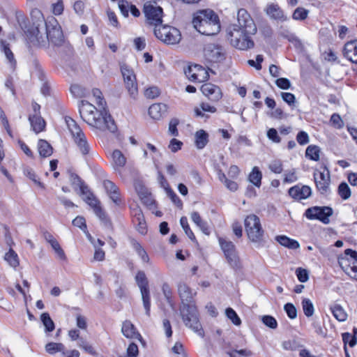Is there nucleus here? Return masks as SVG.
<instances>
[{"mask_svg": "<svg viewBox=\"0 0 357 357\" xmlns=\"http://www.w3.org/2000/svg\"><path fill=\"white\" fill-rule=\"evenodd\" d=\"M205 59L211 63H221L226 59L227 51L222 45L210 43L204 50Z\"/></svg>", "mask_w": 357, "mask_h": 357, "instance_id": "f8f14e48", "label": "nucleus"}, {"mask_svg": "<svg viewBox=\"0 0 357 357\" xmlns=\"http://www.w3.org/2000/svg\"><path fill=\"white\" fill-rule=\"evenodd\" d=\"M135 190L137 192L138 195L139 196L140 199H147V200H144V202L148 204L149 197L148 196L149 192H148L147 189L140 183H135Z\"/></svg>", "mask_w": 357, "mask_h": 357, "instance_id": "c03bdc74", "label": "nucleus"}, {"mask_svg": "<svg viewBox=\"0 0 357 357\" xmlns=\"http://www.w3.org/2000/svg\"><path fill=\"white\" fill-rule=\"evenodd\" d=\"M195 137V145L199 149H204L208 142V135L204 130L197 131Z\"/></svg>", "mask_w": 357, "mask_h": 357, "instance_id": "cd10ccee", "label": "nucleus"}, {"mask_svg": "<svg viewBox=\"0 0 357 357\" xmlns=\"http://www.w3.org/2000/svg\"><path fill=\"white\" fill-rule=\"evenodd\" d=\"M268 167L271 172L275 174H280L283 170L282 162L280 160H275L272 161Z\"/></svg>", "mask_w": 357, "mask_h": 357, "instance_id": "4d7b16f0", "label": "nucleus"}, {"mask_svg": "<svg viewBox=\"0 0 357 357\" xmlns=\"http://www.w3.org/2000/svg\"><path fill=\"white\" fill-rule=\"evenodd\" d=\"M219 243L220 245L221 249L224 252L225 256L236 251L235 245L230 241H227L223 238H219Z\"/></svg>", "mask_w": 357, "mask_h": 357, "instance_id": "72a5a7b5", "label": "nucleus"}, {"mask_svg": "<svg viewBox=\"0 0 357 357\" xmlns=\"http://www.w3.org/2000/svg\"><path fill=\"white\" fill-rule=\"evenodd\" d=\"M31 15L32 27H29V20L22 13H16L17 22L29 43L38 46L45 45L47 40L55 45L61 44L63 32L54 17L50 16L45 20L41 11L37 8L32 10Z\"/></svg>", "mask_w": 357, "mask_h": 357, "instance_id": "f257e3e1", "label": "nucleus"}, {"mask_svg": "<svg viewBox=\"0 0 357 357\" xmlns=\"http://www.w3.org/2000/svg\"><path fill=\"white\" fill-rule=\"evenodd\" d=\"M180 223H181V225L182 228L185 231V234L192 241H195V239H196L195 236V234H193L192 231L190 229V228L189 227L187 218L184 217V216L181 217V218L180 220Z\"/></svg>", "mask_w": 357, "mask_h": 357, "instance_id": "37998d69", "label": "nucleus"}, {"mask_svg": "<svg viewBox=\"0 0 357 357\" xmlns=\"http://www.w3.org/2000/svg\"><path fill=\"white\" fill-rule=\"evenodd\" d=\"M307 10L302 7H298L293 13L292 17L295 20H304L307 18Z\"/></svg>", "mask_w": 357, "mask_h": 357, "instance_id": "de8ad7c7", "label": "nucleus"}, {"mask_svg": "<svg viewBox=\"0 0 357 357\" xmlns=\"http://www.w3.org/2000/svg\"><path fill=\"white\" fill-rule=\"evenodd\" d=\"M296 274L298 278V280L301 282H305L308 280L309 276H308V272L307 270L302 268H298L296 270Z\"/></svg>", "mask_w": 357, "mask_h": 357, "instance_id": "680f3d73", "label": "nucleus"}, {"mask_svg": "<svg viewBox=\"0 0 357 357\" xmlns=\"http://www.w3.org/2000/svg\"><path fill=\"white\" fill-rule=\"evenodd\" d=\"M92 93L94 98L96 99V103L102 109H106L105 105L106 104L103 98L102 97V92L98 89H93Z\"/></svg>", "mask_w": 357, "mask_h": 357, "instance_id": "864d4df0", "label": "nucleus"}, {"mask_svg": "<svg viewBox=\"0 0 357 357\" xmlns=\"http://www.w3.org/2000/svg\"><path fill=\"white\" fill-rule=\"evenodd\" d=\"M216 108L213 106H211L208 103L206 102H202L200 104V108L195 107L194 111L195 113V115L197 116H204V114H203V112H208L211 113H215L216 112Z\"/></svg>", "mask_w": 357, "mask_h": 357, "instance_id": "4c0bfd02", "label": "nucleus"}, {"mask_svg": "<svg viewBox=\"0 0 357 357\" xmlns=\"http://www.w3.org/2000/svg\"><path fill=\"white\" fill-rule=\"evenodd\" d=\"M194 27L202 34L213 36L220 31L218 16L212 10H202L197 12L192 20Z\"/></svg>", "mask_w": 357, "mask_h": 357, "instance_id": "39448f33", "label": "nucleus"}, {"mask_svg": "<svg viewBox=\"0 0 357 357\" xmlns=\"http://www.w3.org/2000/svg\"><path fill=\"white\" fill-rule=\"evenodd\" d=\"M4 259L13 268H16L19 265L18 256L11 248L7 253H6Z\"/></svg>", "mask_w": 357, "mask_h": 357, "instance_id": "e433bc0d", "label": "nucleus"}, {"mask_svg": "<svg viewBox=\"0 0 357 357\" xmlns=\"http://www.w3.org/2000/svg\"><path fill=\"white\" fill-rule=\"evenodd\" d=\"M333 215V209L329 206H312L307 208L304 215L308 220H317L324 224L330 222L329 218Z\"/></svg>", "mask_w": 357, "mask_h": 357, "instance_id": "9b49d317", "label": "nucleus"}, {"mask_svg": "<svg viewBox=\"0 0 357 357\" xmlns=\"http://www.w3.org/2000/svg\"><path fill=\"white\" fill-rule=\"evenodd\" d=\"M160 91L156 86L149 87L144 92V95L146 98L152 99L158 97Z\"/></svg>", "mask_w": 357, "mask_h": 357, "instance_id": "338daca9", "label": "nucleus"}, {"mask_svg": "<svg viewBox=\"0 0 357 357\" xmlns=\"http://www.w3.org/2000/svg\"><path fill=\"white\" fill-rule=\"evenodd\" d=\"M284 183H291L298 180L296 170L294 169L286 172L284 174Z\"/></svg>", "mask_w": 357, "mask_h": 357, "instance_id": "6e6d98bb", "label": "nucleus"}, {"mask_svg": "<svg viewBox=\"0 0 357 357\" xmlns=\"http://www.w3.org/2000/svg\"><path fill=\"white\" fill-rule=\"evenodd\" d=\"M320 149L316 145H310L305 150V156L310 160L318 161L319 160Z\"/></svg>", "mask_w": 357, "mask_h": 357, "instance_id": "f704fd0d", "label": "nucleus"}, {"mask_svg": "<svg viewBox=\"0 0 357 357\" xmlns=\"http://www.w3.org/2000/svg\"><path fill=\"white\" fill-rule=\"evenodd\" d=\"M65 121L73 140L79 152L84 155H88L91 150V146L79 126L69 116L65 118Z\"/></svg>", "mask_w": 357, "mask_h": 357, "instance_id": "423d86ee", "label": "nucleus"}, {"mask_svg": "<svg viewBox=\"0 0 357 357\" xmlns=\"http://www.w3.org/2000/svg\"><path fill=\"white\" fill-rule=\"evenodd\" d=\"M342 341L344 342V346L347 347L348 344L349 347H354L357 343V338L356 336L352 335L349 333H343L342 334Z\"/></svg>", "mask_w": 357, "mask_h": 357, "instance_id": "a18cd8bd", "label": "nucleus"}, {"mask_svg": "<svg viewBox=\"0 0 357 357\" xmlns=\"http://www.w3.org/2000/svg\"><path fill=\"white\" fill-rule=\"evenodd\" d=\"M266 13L271 18L275 20L284 22L288 19L279 5L276 3L268 4L266 8Z\"/></svg>", "mask_w": 357, "mask_h": 357, "instance_id": "412c9836", "label": "nucleus"}, {"mask_svg": "<svg viewBox=\"0 0 357 357\" xmlns=\"http://www.w3.org/2000/svg\"><path fill=\"white\" fill-rule=\"evenodd\" d=\"M78 345L80 348L83 349L88 354L93 356L96 355V352L93 347L91 344L87 343L85 340H84L82 338L79 339Z\"/></svg>", "mask_w": 357, "mask_h": 357, "instance_id": "bf43d9fd", "label": "nucleus"}, {"mask_svg": "<svg viewBox=\"0 0 357 357\" xmlns=\"http://www.w3.org/2000/svg\"><path fill=\"white\" fill-rule=\"evenodd\" d=\"M244 225L248 237L252 242L259 243L263 241L264 230L258 216L254 214L248 215Z\"/></svg>", "mask_w": 357, "mask_h": 357, "instance_id": "0eeeda50", "label": "nucleus"}, {"mask_svg": "<svg viewBox=\"0 0 357 357\" xmlns=\"http://www.w3.org/2000/svg\"><path fill=\"white\" fill-rule=\"evenodd\" d=\"M73 225L80 228L86 233V225L85 219L82 216H77L73 220Z\"/></svg>", "mask_w": 357, "mask_h": 357, "instance_id": "e2e57ef3", "label": "nucleus"}, {"mask_svg": "<svg viewBox=\"0 0 357 357\" xmlns=\"http://www.w3.org/2000/svg\"><path fill=\"white\" fill-rule=\"evenodd\" d=\"M167 106L164 103H155L150 106L149 114L155 120H160L166 116Z\"/></svg>", "mask_w": 357, "mask_h": 357, "instance_id": "4be33fe9", "label": "nucleus"}, {"mask_svg": "<svg viewBox=\"0 0 357 357\" xmlns=\"http://www.w3.org/2000/svg\"><path fill=\"white\" fill-rule=\"evenodd\" d=\"M281 96L282 100L285 102H287L289 106H292L294 105L296 102V98L293 93L288 92H282Z\"/></svg>", "mask_w": 357, "mask_h": 357, "instance_id": "69168bd1", "label": "nucleus"}, {"mask_svg": "<svg viewBox=\"0 0 357 357\" xmlns=\"http://www.w3.org/2000/svg\"><path fill=\"white\" fill-rule=\"evenodd\" d=\"M226 315L229 319L236 326H240L241 324V319L236 314V312L231 307L226 309Z\"/></svg>", "mask_w": 357, "mask_h": 357, "instance_id": "49530a36", "label": "nucleus"}, {"mask_svg": "<svg viewBox=\"0 0 357 357\" xmlns=\"http://www.w3.org/2000/svg\"><path fill=\"white\" fill-rule=\"evenodd\" d=\"M338 195L344 199H348L351 196V190L347 183L342 182L338 186Z\"/></svg>", "mask_w": 357, "mask_h": 357, "instance_id": "79ce46f5", "label": "nucleus"}, {"mask_svg": "<svg viewBox=\"0 0 357 357\" xmlns=\"http://www.w3.org/2000/svg\"><path fill=\"white\" fill-rule=\"evenodd\" d=\"M64 5L62 0H59L56 3L52 4V12L55 15H60L63 13Z\"/></svg>", "mask_w": 357, "mask_h": 357, "instance_id": "774afa93", "label": "nucleus"}, {"mask_svg": "<svg viewBox=\"0 0 357 357\" xmlns=\"http://www.w3.org/2000/svg\"><path fill=\"white\" fill-rule=\"evenodd\" d=\"M301 304L304 314L307 317H312L314 312V308L312 301L309 298H303Z\"/></svg>", "mask_w": 357, "mask_h": 357, "instance_id": "ea45409f", "label": "nucleus"}, {"mask_svg": "<svg viewBox=\"0 0 357 357\" xmlns=\"http://www.w3.org/2000/svg\"><path fill=\"white\" fill-rule=\"evenodd\" d=\"M334 317L339 321H344L347 319V314L343 307L339 304H334L330 307Z\"/></svg>", "mask_w": 357, "mask_h": 357, "instance_id": "473e14b6", "label": "nucleus"}, {"mask_svg": "<svg viewBox=\"0 0 357 357\" xmlns=\"http://www.w3.org/2000/svg\"><path fill=\"white\" fill-rule=\"evenodd\" d=\"M262 322L268 327L275 329L278 326L276 319L270 315H265L262 317Z\"/></svg>", "mask_w": 357, "mask_h": 357, "instance_id": "13d9d810", "label": "nucleus"}, {"mask_svg": "<svg viewBox=\"0 0 357 357\" xmlns=\"http://www.w3.org/2000/svg\"><path fill=\"white\" fill-rule=\"evenodd\" d=\"M65 349L62 343L49 342L45 345V350L50 354L62 352Z\"/></svg>", "mask_w": 357, "mask_h": 357, "instance_id": "a19ab883", "label": "nucleus"}, {"mask_svg": "<svg viewBox=\"0 0 357 357\" xmlns=\"http://www.w3.org/2000/svg\"><path fill=\"white\" fill-rule=\"evenodd\" d=\"M154 34L157 38L169 45L178 43L181 38L179 30L168 25L162 26L160 24L155 27Z\"/></svg>", "mask_w": 357, "mask_h": 357, "instance_id": "6e6552de", "label": "nucleus"}, {"mask_svg": "<svg viewBox=\"0 0 357 357\" xmlns=\"http://www.w3.org/2000/svg\"><path fill=\"white\" fill-rule=\"evenodd\" d=\"M261 177H262V175H261V173L259 171V168L257 167H255L252 169V172L249 175V180L255 186L259 187L261 185Z\"/></svg>", "mask_w": 357, "mask_h": 357, "instance_id": "58836bf2", "label": "nucleus"}, {"mask_svg": "<svg viewBox=\"0 0 357 357\" xmlns=\"http://www.w3.org/2000/svg\"><path fill=\"white\" fill-rule=\"evenodd\" d=\"M51 246L60 259L65 260L66 259L64 251L56 240H52Z\"/></svg>", "mask_w": 357, "mask_h": 357, "instance_id": "3c124183", "label": "nucleus"}, {"mask_svg": "<svg viewBox=\"0 0 357 357\" xmlns=\"http://www.w3.org/2000/svg\"><path fill=\"white\" fill-rule=\"evenodd\" d=\"M342 52L347 60L354 63H357V40L346 43Z\"/></svg>", "mask_w": 357, "mask_h": 357, "instance_id": "aec40b11", "label": "nucleus"}, {"mask_svg": "<svg viewBox=\"0 0 357 357\" xmlns=\"http://www.w3.org/2000/svg\"><path fill=\"white\" fill-rule=\"evenodd\" d=\"M41 321L45 326V331L52 332L55 328V325L47 312L43 313L40 317Z\"/></svg>", "mask_w": 357, "mask_h": 357, "instance_id": "c9c22d12", "label": "nucleus"}, {"mask_svg": "<svg viewBox=\"0 0 357 357\" xmlns=\"http://www.w3.org/2000/svg\"><path fill=\"white\" fill-rule=\"evenodd\" d=\"M1 48L2 51L4 52L7 59L10 63L15 62L14 59V55L12 51L10 50V47H8V44L6 41H1Z\"/></svg>", "mask_w": 357, "mask_h": 357, "instance_id": "8fccbe9b", "label": "nucleus"}, {"mask_svg": "<svg viewBox=\"0 0 357 357\" xmlns=\"http://www.w3.org/2000/svg\"><path fill=\"white\" fill-rule=\"evenodd\" d=\"M256 24L245 9L241 8L237 13V23L230 25L227 29V36L230 44L241 50H247L254 47L251 36L257 33Z\"/></svg>", "mask_w": 357, "mask_h": 357, "instance_id": "f03ea898", "label": "nucleus"}, {"mask_svg": "<svg viewBox=\"0 0 357 357\" xmlns=\"http://www.w3.org/2000/svg\"><path fill=\"white\" fill-rule=\"evenodd\" d=\"M24 174L26 175L29 178H30L31 181L34 182L39 187L43 188L44 185L38 180L37 179V176L36 175L35 172L30 168H26L24 170Z\"/></svg>", "mask_w": 357, "mask_h": 357, "instance_id": "5fc2aeb1", "label": "nucleus"}, {"mask_svg": "<svg viewBox=\"0 0 357 357\" xmlns=\"http://www.w3.org/2000/svg\"><path fill=\"white\" fill-rule=\"evenodd\" d=\"M112 167L116 171H119L126 163V158L119 150H114L112 155Z\"/></svg>", "mask_w": 357, "mask_h": 357, "instance_id": "393cba45", "label": "nucleus"}, {"mask_svg": "<svg viewBox=\"0 0 357 357\" xmlns=\"http://www.w3.org/2000/svg\"><path fill=\"white\" fill-rule=\"evenodd\" d=\"M131 215L133 217V222L137 221H142L144 218L142 210L137 205H131Z\"/></svg>", "mask_w": 357, "mask_h": 357, "instance_id": "09e8293b", "label": "nucleus"}, {"mask_svg": "<svg viewBox=\"0 0 357 357\" xmlns=\"http://www.w3.org/2000/svg\"><path fill=\"white\" fill-rule=\"evenodd\" d=\"M188 78L193 82H203L208 80L209 75L208 71L198 64L190 65L185 70Z\"/></svg>", "mask_w": 357, "mask_h": 357, "instance_id": "4468645a", "label": "nucleus"}, {"mask_svg": "<svg viewBox=\"0 0 357 357\" xmlns=\"http://www.w3.org/2000/svg\"><path fill=\"white\" fill-rule=\"evenodd\" d=\"M122 333L127 338L137 339L141 337L140 334L137 331L135 326L130 321H125L123 323Z\"/></svg>", "mask_w": 357, "mask_h": 357, "instance_id": "b1692460", "label": "nucleus"}, {"mask_svg": "<svg viewBox=\"0 0 357 357\" xmlns=\"http://www.w3.org/2000/svg\"><path fill=\"white\" fill-rule=\"evenodd\" d=\"M313 176L318 192L323 195L329 194L331 182L329 170L324 168L323 172L316 171Z\"/></svg>", "mask_w": 357, "mask_h": 357, "instance_id": "ddd939ff", "label": "nucleus"}, {"mask_svg": "<svg viewBox=\"0 0 357 357\" xmlns=\"http://www.w3.org/2000/svg\"><path fill=\"white\" fill-rule=\"evenodd\" d=\"M284 309L287 314V316L291 319H294L297 316V310L295 307V306L290 303H288L284 305Z\"/></svg>", "mask_w": 357, "mask_h": 357, "instance_id": "052dcab7", "label": "nucleus"}, {"mask_svg": "<svg viewBox=\"0 0 357 357\" xmlns=\"http://www.w3.org/2000/svg\"><path fill=\"white\" fill-rule=\"evenodd\" d=\"M122 75L124 79L126 89L129 93L135 97L137 93V84L136 77L132 69L128 66H123L121 68Z\"/></svg>", "mask_w": 357, "mask_h": 357, "instance_id": "dca6fc26", "label": "nucleus"}, {"mask_svg": "<svg viewBox=\"0 0 357 357\" xmlns=\"http://www.w3.org/2000/svg\"><path fill=\"white\" fill-rule=\"evenodd\" d=\"M276 241L282 246L289 249L294 250L299 248V243L297 241L291 239L284 235L276 236Z\"/></svg>", "mask_w": 357, "mask_h": 357, "instance_id": "c85d7f7f", "label": "nucleus"}, {"mask_svg": "<svg viewBox=\"0 0 357 357\" xmlns=\"http://www.w3.org/2000/svg\"><path fill=\"white\" fill-rule=\"evenodd\" d=\"M201 91L206 97L214 102L218 101L222 96L220 89L211 83L203 84Z\"/></svg>", "mask_w": 357, "mask_h": 357, "instance_id": "a211bd4d", "label": "nucleus"}, {"mask_svg": "<svg viewBox=\"0 0 357 357\" xmlns=\"http://www.w3.org/2000/svg\"><path fill=\"white\" fill-rule=\"evenodd\" d=\"M79 112L81 118L90 126L100 130H108L115 132L117 128L111 115L106 109H100L98 111L96 107L86 100H82L79 105Z\"/></svg>", "mask_w": 357, "mask_h": 357, "instance_id": "20e7f679", "label": "nucleus"}, {"mask_svg": "<svg viewBox=\"0 0 357 357\" xmlns=\"http://www.w3.org/2000/svg\"><path fill=\"white\" fill-rule=\"evenodd\" d=\"M71 185L74 189L77 190L79 189L81 194L89 189L88 186L84 184L82 179L75 174L71 173L70 175Z\"/></svg>", "mask_w": 357, "mask_h": 357, "instance_id": "7c9ffc66", "label": "nucleus"}, {"mask_svg": "<svg viewBox=\"0 0 357 357\" xmlns=\"http://www.w3.org/2000/svg\"><path fill=\"white\" fill-rule=\"evenodd\" d=\"M280 35L294 44L296 47H301L302 45L301 40L294 33L283 26H281L280 29Z\"/></svg>", "mask_w": 357, "mask_h": 357, "instance_id": "2f4dec72", "label": "nucleus"}, {"mask_svg": "<svg viewBox=\"0 0 357 357\" xmlns=\"http://www.w3.org/2000/svg\"><path fill=\"white\" fill-rule=\"evenodd\" d=\"M82 195L84 196L83 199L85 202L93 208V212L100 218V220L102 221H107V215L101 207L100 201L90 191L89 188Z\"/></svg>", "mask_w": 357, "mask_h": 357, "instance_id": "2eb2a0df", "label": "nucleus"}, {"mask_svg": "<svg viewBox=\"0 0 357 357\" xmlns=\"http://www.w3.org/2000/svg\"><path fill=\"white\" fill-rule=\"evenodd\" d=\"M135 281L140 289L146 314L149 316L151 308V296L149 287V281L144 271H139L135 275Z\"/></svg>", "mask_w": 357, "mask_h": 357, "instance_id": "9d476101", "label": "nucleus"}, {"mask_svg": "<svg viewBox=\"0 0 357 357\" xmlns=\"http://www.w3.org/2000/svg\"><path fill=\"white\" fill-rule=\"evenodd\" d=\"M177 287L181 300L180 313L185 325L203 336L204 332L199 322L198 311L194 303V297L197 293L192 291L185 282H179Z\"/></svg>", "mask_w": 357, "mask_h": 357, "instance_id": "7ed1b4c3", "label": "nucleus"}, {"mask_svg": "<svg viewBox=\"0 0 357 357\" xmlns=\"http://www.w3.org/2000/svg\"><path fill=\"white\" fill-rule=\"evenodd\" d=\"M296 141L300 145L307 144L310 141L308 134L305 131H300L296 135Z\"/></svg>", "mask_w": 357, "mask_h": 357, "instance_id": "0e129e2a", "label": "nucleus"}, {"mask_svg": "<svg viewBox=\"0 0 357 357\" xmlns=\"http://www.w3.org/2000/svg\"><path fill=\"white\" fill-rule=\"evenodd\" d=\"M103 186L110 199L116 205L121 203V195L119 188L109 180H105L103 181Z\"/></svg>", "mask_w": 357, "mask_h": 357, "instance_id": "6ab92c4d", "label": "nucleus"}, {"mask_svg": "<svg viewBox=\"0 0 357 357\" xmlns=\"http://www.w3.org/2000/svg\"><path fill=\"white\" fill-rule=\"evenodd\" d=\"M38 150L41 157L47 158L53 153L52 146L45 139H39L38 142Z\"/></svg>", "mask_w": 357, "mask_h": 357, "instance_id": "bb28decb", "label": "nucleus"}, {"mask_svg": "<svg viewBox=\"0 0 357 357\" xmlns=\"http://www.w3.org/2000/svg\"><path fill=\"white\" fill-rule=\"evenodd\" d=\"M229 266L234 271H238L241 268V263L237 252H233L228 255L225 256Z\"/></svg>", "mask_w": 357, "mask_h": 357, "instance_id": "c756f323", "label": "nucleus"}, {"mask_svg": "<svg viewBox=\"0 0 357 357\" xmlns=\"http://www.w3.org/2000/svg\"><path fill=\"white\" fill-rule=\"evenodd\" d=\"M29 121L33 131L36 134L45 130L46 123L40 115H29Z\"/></svg>", "mask_w": 357, "mask_h": 357, "instance_id": "5701e85b", "label": "nucleus"}, {"mask_svg": "<svg viewBox=\"0 0 357 357\" xmlns=\"http://www.w3.org/2000/svg\"><path fill=\"white\" fill-rule=\"evenodd\" d=\"M289 195L296 200L305 199L312 195L311 188L305 185H296L289 189Z\"/></svg>", "mask_w": 357, "mask_h": 357, "instance_id": "f3484780", "label": "nucleus"}, {"mask_svg": "<svg viewBox=\"0 0 357 357\" xmlns=\"http://www.w3.org/2000/svg\"><path fill=\"white\" fill-rule=\"evenodd\" d=\"M143 12L146 17V21L150 25L155 27L162 22L163 10L155 2L147 1L144 5Z\"/></svg>", "mask_w": 357, "mask_h": 357, "instance_id": "1a4fd4ad", "label": "nucleus"}, {"mask_svg": "<svg viewBox=\"0 0 357 357\" xmlns=\"http://www.w3.org/2000/svg\"><path fill=\"white\" fill-rule=\"evenodd\" d=\"M191 219L195 224H196L202 232L206 235H209L211 233L209 227L206 222L204 221L199 213L197 211H194L191 213Z\"/></svg>", "mask_w": 357, "mask_h": 357, "instance_id": "a878e982", "label": "nucleus"}, {"mask_svg": "<svg viewBox=\"0 0 357 357\" xmlns=\"http://www.w3.org/2000/svg\"><path fill=\"white\" fill-rule=\"evenodd\" d=\"M162 290L163 295H164L165 298H166L167 303L172 307H173L174 303L172 299V291L169 285L167 283H164L162 287Z\"/></svg>", "mask_w": 357, "mask_h": 357, "instance_id": "603ef678", "label": "nucleus"}]
</instances>
